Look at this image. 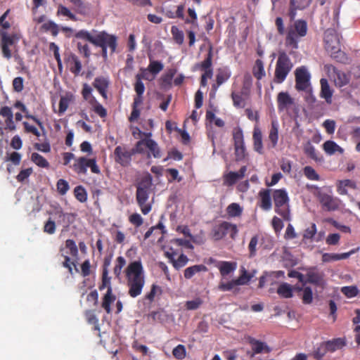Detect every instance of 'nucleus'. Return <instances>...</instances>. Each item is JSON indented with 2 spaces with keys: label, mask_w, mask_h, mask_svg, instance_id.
<instances>
[{
  "label": "nucleus",
  "mask_w": 360,
  "mask_h": 360,
  "mask_svg": "<svg viewBox=\"0 0 360 360\" xmlns=\"http://www.w3.org/2000/svg\"><path fill=\"white\" fill-rule=\"evenodd\" d=\"M95 46L98 47L109 48L110 53L116 51L117 46V37L110 34L105 31H101L96 34Z\"/></svg>",
  "instance_id": "obj_11"
},
{
  "label": "nucleus",
  "mask_w": 360,
  "mask_h": 360,
  "mask_svg": "<svg viewBox=\"0 0 360 360\" xmlns=\"http://www.w3.org/2000/svg\"><path fill=\"white\" fill-rule=\"evenodd\" d=\"M324 43L326 50L330 56L336 59L342 60L345 54L341 51L340 37L334 29H328L324 32Z\"/></svg>",
  "instance_id": "obj_2"
},
{
  "label": "nucleus",
  "mask_w": 360,
  "mask_h": 360,
  "mask_svg": "<svg viewBox=\"0 0 360 360\" xmlns=\"http://www.w3.org/2000/svg\"><path fill=\"white\" fill-rule=\"evenodd\" d=\"M31 160L38 167L41 168H49V163L46 158L37 153H33L31 155Z\"/></svg>",
  "instance_id": "obj_46"
},
{
  "label": "nucleus",
  "mask_w": 360,
  "mask_h": 360,
  "mask_svg": "<svg viewBox=\"0 0 360 360\" xmlns=\"http://www.w3.org/2000/svg\"><path fill=\"white\" fill-rule=\"evenodd\" d=\"M341 292L349 298L356 297L359 293V289L355 285L345 286L341 289Z\"/></svg>",
  "instance_id": "obj_59"
},
{
  "label": "nucleus",
  "mask_w": 360,
  "mask_h": 360,
  "mask_svg": "<svg viewBox=\"0 0 360 360\" xmlns=\"http://www.w3.org/2000/svg\"><path fill=\"white\" fill-rule=\"evenodd\" d=\"M146 148L149 150V153L147 155L148 158H150L152 155L155 158H161V150L158 144L151 139H147Z\"/></svg>",
  "instance_id": "obj_32"
},
{
  "label": "nucleus",
  "mask_w": 360,
  "mask_h": 360,
  "mask_svg": "<svg viewBox=\"0 0 360 360\" xmlns=\"http://www.w3.org/2000/svg\"><path fill=\"white\" fill-rule=\"evenodd\" d=\"M252 86V78L250 74L246 73L244 75L242 86V94H244L246 97L250 94L251 87Z\"/></svg>",
  "instance_id": "obj_45"
},
{
  "label": "nucleus",
  "mask_w": 360,
  "mask_h": 360,
  "mask_svg": "<svg viewBox=\"0 0 360 360\" xmlns=\"http://www.w3.org/2000/svg\"><path fill=\"white\" fill-rule=\"evenodd\" d=\"M246 171L247 167L243 166L238 172H229L224 176V184L227 186H233L238 179H243L245 176Z\"/></svg>",
  "instance_id": "obj_17"
},
{
  "label": "nucleus",
  "mask_w": 360,
  "mask_h": 360,
  "mask_svg": "<svg viewBox=\"0 0 360 360\" xmlns=\"http://www.w3.org/2000/svg\"><path fill=\"white\" fill-rule=\"evenodd\" d=\"M151 185V178L150 177L143 179L136 186V199L143 214H148L152 209L151 205L146 203L149 198Z\"/></svg>",
  "instance_id": "obj_6"
},
{
  "label": "nucleus",
  "mask_w": 360,
  "mask_h": 360,
  "mask_svg": "<svg viewBox=\"0 0 360 360\" xmlns=\"http://www.w3.org/2000/svg\"><path fill=\"white\" fill-rule=\"evenodd\" d=\"M56 15L58 16H64L68 18L72 21H77V16L68 7L59 4L57 8Z\"/></svg>",
  "instance_id": "obj_41"
},
{
  "label": "nucleus",
  "mask_w": 360,
  "mask_h": 360,
  "mask_svg": "<svg viewBox=\"0 0 360 360\" xmlns=\"http://www.w3.org/2000/svg\"><path fill=\"white\" fill-rule=\"evenodd\" d=\"M321 92L320 96L324 98L328 104L332 103L333 90L330 89L328 82L326 79L322 78L320 80Z\"/></svg>",
  "instance_id": "obj_23"
},
{
  "label": "nucleus",
  "mask_w": 360,
  "mask_h": 360,
  "mask_svg": "<svg viewBox=\"0 0 360 360\" xmlns=\"http://www.w3.org/2000/svg\"><path fill=\"white\" fill-rule=\"evenodd\" d=\"M243 96H246L244 94H242V91H232L231 97L233 101V105L236 108H243L245 106L246 102L245 98L243 97Z\"/></svg>",
  "instance_id": "obj_37"
},
{
  "label": "nucleus",
  "mask_w": 360,
  "mask_h": 360,
  "mask_svg": "<svg viewBox=\"0 0 360 360\" xmlns=\"http://www.w3.org/2000/svg\"><path fill=\"white\" fill-rule=\"evenodd\" d=\"M69 69L75 76L79 75L82 70V63L78 57L75 54H71L68 60Z\"/></svg>",
  "instance_id": "obj_29"
},
{
  "label": "nucleus",
  "mask_w": 360,
  "mask_h": 360,
  "mask_svg": "<svg viewBox=\"0 0 360 360\" xmlns=\"http://www.w3.org/2000/svg\"><path fill=\"white\" fill-rule=\"evenodd\" d=\"M1 35V48L3 56L7 59H10L12 56L11 51L9 47L14 45L19 40V37L16 34H8L5 31L0 32Z\"/></svg>",
  "instance_id": "obj_13"
},
{
  "label": "nucleus",
  "mask_w": 360,
  "mask_h": 360,
  "mask_svg": "<svg viewBox=\"0 0 360 360\" xmlns=\"http://www.w3.org/2000/svg\"><path fill=\"white\" fill-rule=\"evenodd\" d=\"M307 283L314 284L317 286L324 285L323 275L316 269H309L307 274Z\"/></svg>",
  "instance_id": "obj_19"
},
{
  "label": "nucleus",
  "mask_w": 360,
  "mask_h": 360,
  "mask_svg": "<svg viewBox=\"0 0 360 360\" xmlns=\"http://www.w3.org/2000/svg\"><path fill=\"white\" fill-rule=\"evenodd\" d=\"M253 148L259 154L264 153L262 143V133L259 127L256 125L254 127L252 133Z\"/></svg>",
  "instance_id": "obj_18"
},
{
  "label": "nucleus",
  "mask_w": 360,
  "mask_h": 360,
  "mask_svg": "<svg viewBox=\"0 0 360 360\" xmlns=\"http://www.w3.org/2000/svg\"><path fill=\"white\" fill-rule=\"evenodd\" d=\"M252 276L248 274L245 269H243L242 274L238 278L235 279V281L237 285H243L248 284Z\"/></svg>",
  "instance_id": "obj_62"
},
{
  "label": "nucleus",
  "mask_w": 360,
  "mask_h": 360,
  "mask_svg": "<svg viewBox=\"0 0 360 360\" xmlns=\"http://www.w3.org/2000/svg\"><path fill=\"white\" fill-rule=\"evenodd\" d=\"M148 68L150 74H152L155 77V75L163 70L164 65L160 61L150 60Z\"/></svg>",
  "instance_id": "obj_50"
},
{
  "label": "nucleus",
  "mask_w": 360,
  "mask_h": 360,
  "mask_svg": "<svg viewBox=\"0 0 360 360\" xmlns=\"http://www.w3.org/2000/svg\"><path fill=\"white\" fill-rule=\"evenodd\" d=\"M171 33L174 41L181 45L184 43V34L183 31L180 30L176 26L171 27Z\"/></svg>",
  "instance_id": "obj_53"
},
{
  "label": "nucleus",
  "mask_w": 360,
  "mask_h": 360,
  "mask_svg": "<svg viewBox=\"0 0 360 360\" xmlns=\"http://www.w3.org/2000/svg\"><path fill=\"white\" fill-rule=\"evenodd\" d=\"M276 101L279 111H283L294 104V99L288 92L281 91L278 93Z\"/></svg>",
  "instance_id": "obj_16"
},
{
  "label": "nucleus",
  "mask_w": 360,
  "mask_h": 360,
  "mask_svg": "<svg viewBox=\"0 0 360 360\" xmlns=\"http://www.w3.org/2000/svg\"><path fill=\"white\" fill-rule=\"evenodd\" d=\"M268 139L271 142L269 148H275L278 141V124L276 121L271 122Z\"/></svg>",
  "instance_id": "obj_28"
},
{
  "label": "nucleus",
  "mask_w": 360,
  "mask_h": 360,
  "mask_svg": "<svg viewBox=\"0 0 360 360\" xmlns=\"http://www.w3.org/2000/svg\"><path fill=\"white\" fill-rule=\"evenodd\" d=\"M249 342L252 345V349L255 354L269 353L271 351V349L266 343L255 338H250Z\"/></svg>",
  "instance_id": "obj_31"
},
{
  "label": "nucleus",
  "mask_w": 360,
  "mask_h": 360,
  "mask_svg": "<svg viewBox=\"0 0 360 360\" xmlns=\"http://www.w3.org/2000/svg\"><path fill=\"white\" fill-rule=\"evenodd\" d=\"M207 268L204 264H195L186 268L184 270V276L186 279H191L195 274L201 271H207Z\"/></svg>",
  "instance_id": "obj_36"
},
{
  "label": "nucleus",
  "mask_w": 360,
  "mask_h": 360,
  "mask_svg": "<svg viewBox=\"0 0 360 360\" xmlns=\"http://www.w3.org/2000/svg\"><path fill=\"white\" fill-rule=\"evenodd\" d=\"M132 155L134 154L131 149L128 150L123 146H117L114 150L115 161L122 167L130 165Z\"/></svg>",
  "instance_id": "obj_14"
},
{
  "label": "nucleus",
  "mask_w": 360,
  "mask_h": 360,
  "mask_svg": "<svg viewBox=\"0 0 360 360\" xmlns=\"http://www.w3.org/2000/svg\"><path fill=\"white\" fill-rule=\"evenodd\" d=\"M128 295L133 298L142 293L145 285L144 269L141 259L130 262L124 270Z\"/></svg>",
  "instance_id": "obj_1"
},
{
  "label": "nucleus",
  "mask_w": 360,
  "mask_h": 360,
  "mask_svg": "<svg viewBox=\"0 0 360 360\" xmlns=\"http://www.w3.org/2000/svg\"><path fill=\"white\" fill-rule=\"evenodd\" d=\"M73 6V10L79 14L86 15L89 9L88 4L84 0H68Z\"/></svg>",
  "instance_id": "obj_34"
},
{
  "label": "nucleus",
  "mask_w": 360,
  "mask_h": 360,
  "mask_svg": "<svg viewBox=\"0 0 360 360\" xmlns=\"http://www.w3.org/2000/svg\"><path fill=\"white\" fill-rule=\"evenodd\" d=\"M64 248H60V253L61 256L64 258V261L62 263V266L66 269H68L69 274H73V266H76L75 262L73 261H71V259L69 256L64 255Z\"/></svg>",
  "instance_id": "obj_47"
},
{
  "label": "nucleus",
  "mask_w": 360,
  "mask_h": 360,
  "mask_svg": "<svg viewBox=\"0 0 360 360\" xmlns=\"http://www.w3.org/2000/svg\"><path fill=\"white\" fill-rule=\"evenodd\" d=\"M147 139H141L136 142L135 146L131 149L133 154H143L146 148Z\"/></svg>",
  "instance_id": "obj_63"
},
{
  "label": "nucleus",
  "mask_w": 360,
  "mask_h": 360,
  "mask_svg": "<svg viewBox=\"0 0 360 360\" xmlns=\"http://www.w3.org/2000/svg\"><path fill=\"white\" fill-rule=\"evenodd\" d=\"M326 349L329 352H334L345 346L346 342L343 338H334L331 340L323 342Z\"/></svg>",
  "instance_id": "obj_27"
},
{
  "label": "nucleus",
  "mask_w": 360,
  "mask_h": 360,
  "mask_svg": "<svg viewBox=\"0 0 360 360\" xmlns=\"http://www.w3.org/2000/svg\"><path fill=\"white\" fill-rule=\"evenodd\" d=\"M295 89L298 91H307L310 88L311 75L305 66H301L295 70Z\"/></svg>",
  "instance_id": "obj_10"
},
{
  "label": "nucleus",
  "mask_w": 360,
  "mask_h": 360,
  "mask_svg": "<svg viewBox=\"0 0 360 360\" xmlns=\"http://www.w3.org/2000/svg\"><path fill=\"white\" fill-rule=\"evenodd\" d=\"M84 316L89 324L94 326V329L99 330L98 319H97L94 311L91 309H87L84 311Z\"/></svg>",
  "instance_id": "obj_48"
},
{
  "label": "nucleus",
  "mask_w": 360,
  "mask_h": 360,
  "mask_svg": "<svg viewBox=\"0 0 360 360\" xmlns=\"http://www.w3.org/2000/svg\"><path fill=\"white\" fill-rule=\"evenodd\" d=\"M233 140L236 161L240 162L248 156L245 146L243 132L241 128L236 127L233 130Z\"/></svg>",
  "instance_id": "obj_8"
},
{
  "label": "nucleus",
  "mask_w": 360,
  "mask_h": 360,
  "mask_svg": "<svg viewBox=\"0 0 360 360\" xmlns=\"http://www.w3.org/2000/svg\"><path fill=\"white\" fill-rule=\"evenodd\" d=\"M307 33V24L304 20H295L293 25L288 28L285 44L292 49H297L299 39Z\"/></svg>",
  "instance_id": "obj_5"
},
{
  "label": "nucleus",
  "mask_w": 360,
  "mask_h": 360,
  "mask_svg": "<svg viewBox=\"0 0 360 360\" xmlns=\"http://www.w3.org/2000/svg\"><path fill=\"white\" fill-rule=\"evenodd\" d=\"M72 100V95L66 94L65 96H61L59 101V114L64 113L68 109L69 104Z\"/></svg>",
  "instance_id": "obj_54"
},
{
  "label": "nucleus",
  "mask_w": 360,
  "mask_h": 360,
  "mask_svg": "<svg viewBox=\"0 0 360 360\" xmlns=\"http://www.w3.org/2000/svg\"><path fill=\"white\" fill-rule=\"evenodd\" d=\"M333 74L334 82L337 86L342 87L349 83V77L344 72L333 67Z\"/></svg>",
  "instance_id": "obj_24"
},
{
  "label": "nucleus",
  "mask_w": 360,
  "mask_h": 360,
  "mask_svg": "<svg viewBox=\"0 0 360 360\" xmlns=\"http://www.w3.org/2000/svg\"><path fill=\"white\" fill-rule=\"evenodd\" d=\"M116 300V296L112 293V288H109L103 295L101 302V307L107 314L112 312L111 304Z\"/></svg>",
  "instance_id": "obj_21"
},
{
  "label": "nucleus",
  "mask_w": 360,
  "mask_h": 360,
  "mask_svg": "<svg viewBox=\"0 0 360 360\" xmlns=\"http://www.w3.org/2000/svg\"><path fill=\"white\" fill-rule=\"evenodd\" d=\"M216 266L219 270L222 276H226L230 274L236 269V264L235 262L221 261L216 264Z\"/></svg>",
  "instance_id": "obj_30"
},
{
  "label": "nucleus",
  "mask_w": 360,
  "mask_h": 360,
  "mask_svg": "<svg viewBox=\"0 0 360 360\" xmlns=\"http://www.w3.org/2000/svg\"><path fill=\"white\" fill-rule=\"evenodd\" d=\"M41 30L46 32H50L53 37H56L59 32V26L53 21L49 20L41 25Z\"/></svg>",
  "instance_id": "obj_39"
},
{
  "label": "nucleus",
  "mask_w": 360,
  "mask_h": 360,
  "mask_svg": "<svg viewBox=\"0 0 360 360\" xmlns=\"http://www.w3.org/2000/svg\"><path fill=\"white\" fill-rule=\"evenodd\" d=\"M173 356L177 359H183L186 357V350L183 345H178L172 350Z\"/></svg>",
  "instance_id": "obj_61"
},
{
  "label": "nucleus",
  "mask_w": 360,
  "mask_h": 360,
  "mask_svg": "<svg viewBox=\"0 0 360 360\" xmlns=\"http://www.w3.org/2000/svg\"><path fill=\"white\" fill-rule=\"evenodd\" d=\"M0 115L5 117V129L14 130L15 125L13 122V115L11 108L8 106H4L0 110Z\"/></svg>",
  "instance_id": "obj_22"
},
{
  "label": "nucleus",
  "mask_w": 360,
  "mask_h": 360,
  "mask_svg": "<svg viewBox=\"0 0 360 360\" xmlns=\"http://www.w3.org/2000/svg\"><path fill=\"white\" fill-rule=\"evenodd\" d=\"M202 300L200 297H196L193 300L186 302L185 307L188 310H195L198 309L202 304Z\"/></svg>",
  "instance_id": "obj_64"
},
{
  "label": "nucleus",
  "mask_w": 360,
  "mask_h": 360,
  "mask_svg": "<svg viewBox=\"0 0 360 360\" xmlns=\"http://www.w3.org/2000/svg\"><path fill=\"white\" fill-rule=\"evenodd\" d=\"M231 232V237L234 238L238 233V229L236 224H231L228 221H223L212 229V238L219 240L223 238L228 232Z\"/></svg>",
  "instance_id": "obj_12"
},
{
  "label": "nucleus",
  "mask_w": 360,
  "mask_h": 360,
  "mask_svg": "<svg viewBox=\"0 0 360 360\" xmlns=\"http://www.w3.org/2000/svg\"><path fill=\"white\" fill-rule=\"evenodd\" d=\"M272 197L274 202V210L285 221L290 220V199L284 188L273 191Z\"/></svg>",
  "instance_id": "obj_4"
},
{
  "label": "nucleus",
  "mask_w": 360,
  "mask_h": 360,
  "mask_svg": "<svg viewBox=\"0 0 360 360\" xmlns=\"http://www.w3.org/2000/svg\"><path fill=\"white\" fill-rule=\"evenodd\" d=\"M323 150L327 155H334L336 153L340 154H342L344 153L343 148L338 145L335 141L331 140L326 141L323 143Z\"/></svg>",
  "instance_id": "obj_25"
},
{
  "label": "nucleus",
  "mask_w": 360,
  "mask_h": 360,
  "mask_svg": "<svg viewBox=\"0 0 360 360\" xmlns=\"http://www.w3.org/2000/svg\"><path fill=\"white\" fill-rule=\"evenodd\" d=\"M93 86L99 92L104 99H107V91L109 87L110 82L107 77L100 76L94 79Z\"/></svg>",
  "instance_id": "obj_15"
},
{
  "label": "nucleus",
  "mask_w": 360,
  "mask_h": 360,
  "mask_svg": "<svg viewBox=\"0 0 360 360\" xmlns=\"http://www.w3.org/2000/svg\"><path fill=\"white\" fill-rule=\"evenodd\" d=\"M176 69L170 68L161 77V83L163 86H170L174 76L176 73Z\"/></svg>",
  "instance_id": "obj_44"
},
{
  "label": "nucleus",
  "mask_w": 360,
  "mask_h": 360,
  "mask_svg": "<svg viewBox=\"0 0 360 360\" xmlns=\"http://www.w3.org/2000/svg\"><path fill=\"white\" fill-rule=\"evenodd\" d=\"M125 264L126 260L123 257L120 256L116 259L115 265L113 269V273L117 278H119L121 275L122 269L125 266Z\"/></svg>",
  "instance_id": "obj_56"
},
{
  "label": "nucleus",
  "mask_w": 360,
  "mask_h": 360,
  "mask_svg": "<svg viewBox=\"0 0 360 360\" xmlns=\"http://www.w3.org/2000/svg\"><path fill=\"white\" fill-rule=\"evenodd\" d=\"M212 57H213V48L212 46H210L206 58L203 61L200 63V70H207L212 69Z\"/></svg>",
  "instance_id": "obj_40"
},
{
  "label": "nucleus",
  "mask_w": 360,
  "mask_h": 360,
  "mask_svg": "<svg viewBox=\"0 0 360 360\" xmlns=\"http://www.w3.org/2000/svg\"><path fill=\"white\" fill-rule=\"evenodd\" d=\"M231 76V72L230 70L227 68H219L218 70V72L216 75V82H217V87L221 85L223 83H224L226 81H227ZM214 87L215 88V86L214 85Z\"/></svg>",
  "instance_id": "obj_35"
},
{
  "label": "nucleus",
  "mask_w": 360,
  "mask_h": 360,
  "mask_svg": "<svg viewBox=\"0 0 360 360\" xmlns=\"http://www.w3.org/2000/svg\"><path fill=\"white\" fill-rule=\"evenodd\" d=\"M253 75L258 79H261L265 75L264 63L262 60L257 59L252 68Z\"/></svg>",
  "instance_id": "obj_43"
},
{
  "label": "nucleus",
  "mask_w": 360,
  "mask_h": 360,
  "mask_svg": "<svg viewBox=\"0 0 360 360\" xmlns=\"http://www.w3.org/2000/svg\"><path fill=\"white\" fill-rule=\"evenodd\" d=\"M303 150L308 158L315 160L316 162H321L323 160V157L319 156L318 151L310 141H307L304 145Z\"/></svg>",
  "instance_id": "obj_26"
},
{
  "label": "nucleus",
  "mask_w": 360,
  "mask_h": 360,
  "mask_svg": "<svg viewBox=\"0 0 360 360\" xmlns=\"http://www.w3.org/2000/svg\"><path fill=\"white\" fill-rule=\"evenodd\" d=\"M304 176L311 181H319L320 176L317 174L316 170L311 166H306L303 169Z\"/></svg>",
  "instance_id": "obj_55"
},
{
  "label": "nucleus",
  "mask_w": 360,
  "mask_h": 360,
  "mask_svg": "<svg viewBox=\"0 0 360 360\" xmlns=\"http://www.w3.org/2000/svg\"><path fill=\"white\" fill-rule=\"evenodd\" d=\"M307 188L313 193L314 196L317 198L325 210L334 211L338 209L340 200L332 195V191L330 189H328V191H325L315 185L307 186Z\"/></svg>",
  "instance_id": "obj_3"
},
{
  "label": "nucleus",
  "mask_w": 360,
  "mask_h": 360,
  "mask_svg": "<svg viewBox=\"0 0 360 360\" xmlns=\"http://www.w3.org/2000/svg\"><path fill=\"white\" fill-rule=\"evenodd\" d=\"M277 293L283 298H291L293 296L292 287L287 283H283L278 286Z\"/></svg>",
  "instance_id": "obj_38"
},
{
  "label": "nucleus",
  "mask_w": 360,
  "mask_h": 360,
  "mask_svg": "<svg viewBox=\"0 0 360 360\" xmlns=\"http://www.w3.org/2000/svg\"><path fill=\"white\" fill-rule=\"evenodd\" d=\"M347 188L355 189L356 188V184L354 181L350 179L340 180L338 182L337 191L338 192L339 194L347 195Z\"/></svg>",
  "instance_id": "obj_33"
},
{
  "label": "nucleus",
  "mask_w": 360,
  "mask_h": 360,
  "mask_svg": "<svg viewBox=\"0 0 360 360\" xmlns=\"http://www.w3.org/2000/svg\"><path fill=\"white\" fill-rule=\"evenodd\" d=\"M56 187L58 193L61 195H65L70 189L68 182L63 179H60L57 181Z\"/></svg>",
  "instance_id": "obj_60"
},
{
  "label": "nucleus",
  "mask_w": 360,
  "mask_h": 360,
  "mask_svg": "<svg viewBox=\"0 0 360 360\" xmlns=\"http://www.w3.org/2000/svg\"><path fill=\"white\" fill-rule=\"evenodd\" d=\"M327 352H328L323 342L314 349L312 356L316 360H321Z\"/></svg>",
  "instance_id": "obj_57"
},
{
  "label": "nucleus",
  "mask_w": 360,
  "mask_h": 360,
  "mask_svg": "<svg viewBox=\"0 0 360 360\" xmlns=\"http://www.w3.org/2000/svg\"><path fill=\"white\" fill-rule=\"evenodd\" d=\"M260 198V207L265 211L270 210L272 207L270 189H262L259 192Z\"/></svg>",
  "instance_id": "obj_20"
},
{
  "label": "nucleus",
  "mask_w": 360,
  "mask_h": 360,
  "mask_svg": "<svg viewBox=\"0 0 360 360\" xmlns=\"http://www.w3.org/2000/svg\"><path fill=\"white\" fill-rule=\"evenodd\" d=\"M188 262V257L182 253L179 256L178 259H175L172 262V264L174 269H176V270H179V269L186 266Z\"/></svg>",
  "instance_id": "obj_58"
},
{
  "label": "nucleus",
  "mask_w": 360,
  "mask_h": 360,
  "mask_svg": "<svg viewBox=\"0 0 360 360\" xmlns=\"http://www.w3.org/2000/svg\"><path fill=\"white\" fill-rule=\"evenodd\" d=\"M77 39H85L95 46L96 35L92 36L89 32L85 30H81L75 34Z\"/></svg>",
  "instance_id": "obj_49"
},
{
  "label": "nucleus",
  "mask_w": 360,
  "mask_h": 360,
  "mask_svg": "<svg viewBox=\"0 0 360 360\" xmlns=\"http://www.w3.org/2000/svg\"><path fill=\"white\" fill-rule=\"evenodd\" d=\"M226 212L229 217H238L241 216L243 208L238 203L232 202L226 207Z\"/></svg>",
  "instance_id": "obj_42"
},
{
  "label": "nucleus",
  "mask_w": 360,
  "mask_h": 360,
  "mask_svg": "<svg viewBox=\"0 0 360 360\" xmlns=\"http://www.w3.org/2000/svg\"><path fill=\"white\" fill-rule=\"evenodd\" d=\"M75 198L80 202H84L87 200V193L85 188L82 186H77L74 189Z\"/></svg>",
  "instance_id": "obj_51"
},
{
  "label": "nucleus",
  "mask_w": 360,
  "mask_h": 360,
  "mask_svg": "<svg viewBox=\"0 0 360 360\" xmlns=\"http://www.w3.org/2000/svg\"><path fill=\"white\" fill-rule=\"evenodd\" d=\"M293 67L289 56L284 51L278 53L276 61L274 82L276 84L283 83Z\"/></svg>",
  "instance_id": "obj_7"
},
{
  "label": "nucleus",
  "mask_w": 360,
  "mask_h": 360,
  "mask_svg": "<svg viewBox=\"0 0 360 360\" xmlns=\"http://www.w3.org/2000/svg\"><path fill=\"white\" fill-rule=\"evenodd\" d=\"M88 167L91 169V172L94 174H98L101 172L95 158L89 159L86 157H80L75 160L73 165L74 171L79 174H86Z\"/></svg>",
  "instance_id": "obj_9"
},
{
  "label": "nucleus",
  "mask_w": 360,
  "mask_h": 360,
  "mask_svg": "<svg viewBox=\"0 0 360 360\" xmlns=\"http://www.w3.org/2000/svg\"><path fill=\"white\" fill-rule=\"evenodd\" d=\"M111 278L108 276V270L106 268H103L102 271V281L101 284L98 286L100 290H103L105 288L107 290L112 288L110 283Z\"/></svg>",
  "instance_id": "obj_52"
}]
</instances>
